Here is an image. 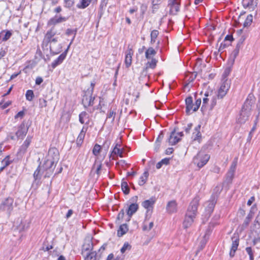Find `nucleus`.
<instances>
[{
  "label": "nucleus",
  "mask_w": 260,
  "mask_h": 260,
  "mask_svg": "<svg viewBox=\"0 0 260 260\" xmlns=\"http://www.w3.org/2000/svg\"><path fill=\"white\" fill-rule=\"evenodd\" d=\"M201 104V99H197L196 101L195 104H194V107H193V112L196 111L198 110L199 108L200 105Z\"/></svg>",
  "instance_id": "4d7b16f0"
},
{
  "label": "nucleus",
  "mask_w": 260,
  "mask_h": 260,
  "mask_svg": "<svg viewBox=\"0 0 260 260\" xmlns=\"http://www.w3.org/2000/svg\"><path fill=\"white\" fill-rule=\"evenodd\" d=\"M11 162L12 161L10 160V156H7L2 161L3 165V169L8 166Z\"/></svg>",
  "instance_id": "49530a36"
},
{
  "label": "nucleus",
  "mask_w": 260,
  "mask_h": 260,
  "mask_svg": "<svg viewBox=\"0 0 260 260\" xmlns=\"http://www.w3.org/2000/svg\"><path fill=\"white\" fill-rule=\"evenodd\" d=\"M66 18L63 17H57V16H55L54 17L48 21V24L49 25H55L57 23H60L62 22H64L66 20Z\"/></svg>",
  "instance_id": "cd10ccee"
},
{
  "label": "nucleus",
  "mask_w": 260,
  "mask_h": 260,
  "mask_svg": "<svg viewBox=\"0 0 260 260\" xmlns=\"http://www.w3.org/2000/svg\"><path fill=\"white\" fill-rule=\"evenodd\" d=\"M210 158L208 154L199 152L193 158V162L199 168L203 167L207 164Z\"/></svg>",
  "instance_id": "39448f33"
},
{
  "label": "nucleus",
  "mask_w": 260,
  "mask_h": 260,
  "mask_svg": "<svg viewBox=\"0 0 260 260\" xmlns=\"http://www.w3.org/2000/svg\"><path fill=\"white\" fill-rule=\"evenodd\" d=\"M230 88V84L227 80L224 81L218 92L217 96L218 98L222 99L223 96L225 95L227 93V91L229 90Z\"/></svg>",
  "instance_id": "9d476101"
},
{
  "label": "nucleus",
  "mask_w": 260,
  "mask_h": 260,
  "mask_svg": "<svg viewBox=\"0 0 260 260\" xmlns=\"http://www.w3.org/2000/svg\"><path fill=\"white\" fill-rule=\"evenodd\" d=\"M232 239L233 243L231 251L230 252V255L231 257H233L239 245V239L237 237L234 236L233 237H232Z\"/></svg>",
  "instance_id": "412c9836"
},
{
  "label": "nucleus",
  "mask_w": 260,
  "mask_h": 260,
  "mask_svg": "<svg viewBox=\"0 0 260 260\" xmlns=\"http://www.w3.org/2000/svg\"><path fill=\"white\" fill-rule=\"evenodd\" d=\"M205 96H210V104L209 105V110H212L216 105V95L214 94L212 91H208L205 93Z\"/></svg>",
  "instance_id": "f3484780"
},
{
  "label": "nucleus",
  "mask_w": 260,
  "mask_h": 260,
  "mask_svg": "<svg viewBox=\"0 0 260 260\" xmlns=\"http://www.w3.org/2000/svg\"><path fill=\"white\" fill-rule=\"evenodd\" d=\"M180 140V138L177 136L176 134V129L174 128V131L171 133L168 139V142L171 145H175Z\"/></svg>",
  "instance_id": "6ab92c4d"
},
{
  "label": "nucleus",
  "mask_w": 260,
  "mask_h": 260,
  "mask_svg": "<svg viewBox=\"0 0 260 260\" xmlns=\"http://www.w3.org/2000/svg\"><path fill=\"white\" fill-rule=\"evenodd\" d=\"M26 99L29 101H31L34 98V92L31 90H28L26 93Z\"/></svg>",
  "instance_id": "c03bdc74"
},
{
  "label": "nucleus",
  "mask_w": 260,
  "mask_h": 260,
  "mask_svg": "<svg viewBox=\"0 0 260 260\" xmlns=\"http://www.w3.org/2000/svg\"><path fill=\"white\" fill-rule=\"evenodd\" d=\"M93 248V244L92 242V238L88 236H87L84 240V244L82 246V254L85 256L86 253L92 252Z\"/></svg>",
  "instance_id": "0eeeda50"
},
{
  "label": "nucleus",
  "mask_w": 260,
  "mask_h": 260,
  "mask_svg": "<svg viewBox=\"0 0 260 260\" xmlns=\"http://www.w3.org/2000/svg\"><path fill=\"white\" fill-rule=\"evenodd\" d=\"M120 146L118 144H116L115 146L114 147L111 155L110 156V158H112V159H115L114 155H119L120 157H122L123 151L122 150L120 149Z\"/></svg>",
  "instance_id": "b1692460"
},
{
  "label": "nucleus",
  "mask_w": 260,
  "mask_h": 260,
  "mask_svg": "<svg viewBox=\"0 0 260 260\" xmlns=\"http://www.w3.org/2000/svg\"><path fill=\"white\" fill-rule=\"evenodd\" d=\"M70 119V115L68 113H63L61 118V120L63 121L66 122H68V121H69Z\"/></svg>",
  "instance_id": "3c124183"
},
{
  "label": "nucleus",
  "mask_w": 260,
  "mask_h": 260,
  "mask_svg": "<svg viewBox=\"0 0 260 260\" xmlns=\"http://www.w3.org/2000/svg\"><path fill=\"white\" fill-rule=\"evenodd\" d=\"M138 209V205L135 203L131 204L126 210L127 215L128 216L126 221L130 220L132 216L135 213Z\"/></svg>",
  "instance_id": "2eb2a0df"
},
{
  "label": "nucleus",
  "mask_w": 260,
  "mask_h": 260,
  "mask_svg": "<svg viewBox=\"0 0 260 260\" xmlns=\"http://www.w3.org/2000/svg\"><path fill=\"white\" fill-rule=\"evenodd\" d=\"M155 54L156 51H155V50L152 47H149L145 52V56L147 59H150V55H154Z\"/></svg>",
  "instance_id": "4c0bfd02"
},
{
  "label": "nucleus",
  "mask_w": 260,
  "mask_h": 260,
  "mask_svg": "<svg viewBox=\"0 0 260 260\" xmlns=\"http://www.w3.org/2000/svg\"><path fill=\"white\" fill-rule=\"evenodd\" d=\"M155 202L154 198H151L149 200H146L142 203V206L146 209L151 207Z\"/></svg>",
  "instance_id": "7c9ffc66"
},
{
  "label": "nucleus",
  "mask_w": 260,
  "mask_h": 260,
  "mask_svg": "<svg viewBox=\"0 0 260 260\" xmlns=\"http://www.w3.org/2000/svg\"><path fill=\"white\" fill-rule=\"evenodd\" d=\"M153 225L152 221L148 223L147 221H145L142 226L143 231H149L152 229Z\"/></svg>",
  "instance_id": "f704fd0d"
},
{
  "label": "nucleus",
  "mask_w": 260,
  "mask_h": 260,
  "mask_svg": "<svg viewBox=\"0 0 260 260\" xmlns=\"http://www.w3.org/2000/svg\"><path fill=\"white\" fill-rule=\"evenodd\" d=\"M238 162V158L236 157L233 160L230 168L226 174V180L228 182L231 183L234 177L235 172Z\"/></svg>",
  "instance_id": "6e6552de"
},
{
  "label": "nucleus",
  "mask_w": 260,
  "mask_h": 260,
  "mask_svg": "<svg viewBox=\"0 0 260 260\" xmlns=\"http://www.w3.org/2000/svg\"><path fill=\"white\" fill-rule=\"evenodd\" d=\"M39 105L41 108L46 107L47 106V101L44 99H40Z\"/></svg>",
  "instance_id": "13d9d810"
},
{
  "label": "nucleus",
  "mask_w": 260,
  "mask_h": 260,
  "mask_svg": "<svg viewBox=\"0 0 260 260\" xmlns=\"http://www.w3.org/2000/svg\"><path fill=\"white\" fill-rule=\"evenodd\" d=\"M253 0H249L248 2H247V0H243V6L245 8L248 7L250 5H252V3Z\"/></svg>",
  "instance_id": "680f3d73"
},
{
  "label": "nucleus",
  "mask_w": 260,
  "mask_h": 260,
  "mask_svg": "<svg viewBox=\"0 0 260 260\" xmlns=\"http://www.w3.org/2000/svg\"><path fill=\"white\" fill-rule=\"evenodd\" d=\"M246 251L249 255L250 260H254L253 254L252 249L250 247L246 248Z\"/></svg>",
  "instance_id": "6e6d98bb"
},
{
  "label": "nucleus",
  "mask_w": 260,
  "mask_h": 260,
  "mask_svg": "<svg viewBox=\"0 0 260 260\" xmlns=\"http://www.w3.org/2000/svg\"><path fill=\"white\" fill-rule=\"evenodd\" d=\"M31 137L29 136H27L22 145H24V147L28 148L31 142Z\"/></svg>",
  "instance_id": "864d4df0"
},
{
  "label": "nucleus",
  "mask_w": 260,
  "mask_h": 260,
  "mask_svg": "<svg viewBox=\"0 0 260 260\" xmlns=\"http://www.w3.org/2000/svg\"><path fill=\"white\" fill-rule=\"evenodd\" d=\"M79 121L82 124H88L89 122V116L86 112H82L79 115Z\"/></svg>",
  "instance_id": "bb28decb"
},
{
  "label": "nucleus",
  "mask_w": 260,
  "mask_h": 260,
  "mask_svg": "<svg viewBox=\"0 0 260 260\" xmlns=\"http://www.w3.org/2000/svg\"><path fill=\"white\" fill-rule=\"evenodd\" d=\"M64 3L66 7L70 8L73 6L74 2V0H64Z\"/></svg>",
  "instance_id": "e2e57ef3"
},
{
  "label": "nucleus",
  "mask_w": 260,
  "mask_h": 260,
  "mask_svg": "<svg viewBox=\"0 0 260 260\" xmlns=\"http://www.w3.org/2000/svg\"><path fill=\"white\" fill-rule=\"evenodd\" d=\"M156 63L157 60L154 58H152L150 61L147 62L144 70L147 71L149 68L154 69L156 67Z\"/></svg>",
  "instance_id": "473e14b6"
},
{
  "label": "nucleus",
  "mask_w": 260,
  "mask_h": 260,
  "mask_svg": "<svg viewBox=\"0 0 260 260\" xmlns=\"http://www.w3.org/2000/svg\"><path fill=\"white\" fill-rule=\"evenodd\" d=\"M43 79L41 77H38L36 79V84L37 85H40L43 82Z\"/></svg>",
  "instance_id": "774afa93"
},
{
  "label": "nucleus",
  "mask_w": 260,
  "mask_h": 260,
  "mask_svg": "<svg viewBox=\"0 0 260 260\" xmlns=\"http://www.w3.org/2000/svg\"><path fill=\"white\" fill-rule=\"evenodd\" d=\"M124 215V211L123 209L121 210L119 213H118L117 217V221H120L121 219H123Z\"/></svg>",
  "instance_id": "bf43d9fd"
},
{
  "label": "nucleus",
  "mask_w": 260,
  "mask_h": 260,
  "mask_svg": "<svg viewBox=\"0 0 260 260\" xmlns=\"http://www.w3.org/2000/svg\"><path fill=\"white\" fill-rule=\"evenodd\" d=\"M168 7L170 8V14L176 15L179 11L180 3L177 0H169Z\"/></svg>",
  "instance_id": "1a4fd4ad"
},
{
  "label": "nucleus",
  "mask_w": 260,
  "mask_h": 260,
  "mask_svg": "<svg viewBox=\"0 0 260 260\" xmlns=\"http://www.w3.org/2000/svg\"><path fill=\"white\" fill-rule=\"evenodd\" d=\"M252 18L253 16L252 15H249L247 16L243 24L244 27H248L251 25L252 22Z\"/></svg>",
  "instance_id": "79ce46f5"
},
{
  "label": "nucleus",
  "mask_w": 260,
  "mask_h": 260,
  "mask_svg": "<svg viewBox=\"0 0 260 260\" xmlns=\"http://www.w3.org/2000/svg\"><path fill=\"white\" fill-rule=\"evenodd\" d=\"M148 176V172L147 171H145L139 179V180L138 181L139 185L140 186L144 185L147 180Z\"/></svg>",
  "instance_id": "c756f323"
},
{
  "label": "nucleus",
  "mask_w": 260,
  "mask_h": 260,
  "mask_svg": "<svg viewBox=\"0 0 260 260\" xmlns=\"http://www.w3.org/2000/svg\"><path fill=\"white\" fill-rule=\"evenodd\" d=\"M252 216H253V213L251 212H250L248 214V215H247V216L246 217V218L243 223V227L246 228L248 225L251 219L252 218Z\"/></svg>",
  "instance_id": "ea45409f"
},
{
  "label": "nucleus",
  "mask_w": 260,
  "mask_h": 260,
  "mask_svg": "<svg viewBox=\"0 0 260 260\" xmlns=\"http://www.w3.org/2000/svg\"><path fill=\"white\" fill-rule=\"evenodd\" d=\"M132 246L128 242H125L121 248L120 251L122 253H124L126 250H130Z\"/></svg>",
  "instance_id": "37998d69"
},
{
  "label": "nucleus",
  "mask_w": 260,
  "mask_h": 260,
  "mask_svg": "<svg viewBox=\"0 0 260 260\" xmlns=\"http://www.w3.org/2000/svg\"><path fill=\"white\" fill-rule=\"evenodd\" d=\"M11 36H12L11 32L9 30H7L5 34L4 37L3 38V41H7L8 39H9V38L11 37Z\"/></svg>",
  "instance_id": "052dcab7"
},
{
  "label": "nucleus",
  "mask_w": 260,
  "mask_h": 260,
  "mask_svg": "<svg viewBox=\"0 0 260 260\" xmlns=\"http://www.w3.org/2000/svg\"><path fill=\"white\" fill-rule=\"evenodd\" d=\"M169 161H170V158H165L164 159H162L160 162L162 164V165H168L169 164Z\"/></svg>",
  "instance_id": "338daca9"
},
{
  "label": "nucleus",
  "mask_w": 260,
  "mask_h": 260,
  "mask_svg": "<svg viewBox=\"0 0 260 260\" xmlns=\"http://www.w3.org/2000/svg\"><path fill=\"white\" fill-rule=\"evenodd\" d=\"M121 188H122L123 192L125 194H127L129 193V188L126 182H123L121 183Z\"/></svg>",
  "instance_id": "a18cd8bd"
},
{
  "label": "nucleus",
  "mask_w": 260,
  "mask_h": 260,
  "mask_svg": "<svg viewBox=\"0 0 260 260\" xmlns=\"http://www.w3.org/2000/svg\"><path fill=\"white\" fill-rule=\"evenodd\" d=\"M163 138H164V135H163L162 133L161 132L158 135V136L156 140V142H155V144H156V145H157V148H159V147L160 146V142H161V140H162Z\"/></svg>",
  "instance_id": "603ef678"
},
{
  "label": "nucleus",
  "mask_w": 260,
  "mask_h": 260,
  "mask_svg": "<svg viewBox=\"0 0 260 260\" xmlns=\"http://www.w3.org/2000/svg\"><path fill=\"white\" fill-rule=\"evenodd\" d=\"M186 112L189 114L192 110L193 112L194 104H193L192 98L191 96L187 97L185 100Z\"/></svg>",
  "instance_id": "4be33fe9"
},
{
  "label": "nucleus",
  "mask_w": 260,
  "mask_h": 260,
  "mask_svg": "<svg viewBox=\"0 0 260 260\" xmlns=\"http://www.w3.org/2000/svg\"><path fill=\"white\" fill-rule=\"evenodd\" d=\"M116 165H118L124 169L125 168V166H128V165L126 163L125 161L124 160H119L116 163Z\"/></svg>",
  "instance_id": "0e129e2a"
},
{
  "label": "nucleus",
  "mask_w": 260,
  "mask_h": 260,
  "mask_svg": "<svg viewBox=\"0 0 260 260\" xmlns=\"http://www.w3.org/2000/svg\"><path fill=\"white\" fill-rule=\"evenodd\" d=\"M158 31L157 30H153L151 33V43L153 44L155 42L156 39L158 35Z\"/></svg>",
  "instance_id": "a19ab883"
},
{
  "label": "nucleus",
  "mask_w": 260,
  "mask_h": 260,
  "mask_svg": "<svg viewBox=\"0 0 260 260\" xmlns=\"http://www.w3.org/2000/svg\"><path fill=\"white\" fill-rule=\"evenodd\" d=\"M91 0H82L80 5H78V7L81 9H84L87 7L90 3Z\"/></svg>",
  "instance_id": "de8ad7c7"
},
{
  "label": "nucleus",
  "mask_w": 260,
  "mask_h": 260,
  "mask_svg": "<svg viewBox=\"0 0 260 260\" xmlns=\"http://www.w3.org/2000/svg\"><path fill=\"white\" fill-rule=\"evenodd\" d=\"M211 99H210V96H205L203 99V105L201 107V109L202 111L204 110V109L206 108V105L208 104V102L210 101Z\"/></svg>",
  "instance_id": "09e8293b"
},
{
  "label": "nucleus",
  "mask_w": 260,
  "mask_h": 260,
  "mask_svg": "<svg viewBox=\"0 0 260 260\" xmlns=\"http://www.w3.org/2000/svg\"><path fill=\"white\" fill-rule=\"evenodd\" d=\"M47 171L46 174H45V177H49V175H47V174L51 173V172H49L48 168L45 167V165L43 164V166H39L37 169L35 171L34 174V177L35 180L40 179L41 178V176L42 173L44 171Z\"/></svg>",
  "instance_id": "f8f14e48"
},
{
  "label": "nucleus",
  "mask_w": 260,
  "mask_h": 260,
  "mask_svg": "<svg viewBox=\"0 0 260 260\" xmlns=\"http://www.w3.org/2000/svg\"><path fill=\"white\" fill-rule=\"evenodd\" d=\"M199 200L198 198H194L189 205L185 219L183 222V226L187 229L190 226L196 217Z\"/></svg>",
  "instance_id": "f257e3e1"
},
{
  "label": "nucleus",
  "mask_w": 260,
  "mask_h": 260,
  "mask_svg": "<svg viewBox=\"0 0 260 260\" xmlns=\"http://www.w3.org/2000/svg\"><path fill=\"white\" fill-rule=\"evenodd\" d=\"M215 206V203L213 201H209L205 203L206 206V216L209 217L211 213L213 211Z\"/></svg>",
  "instance_id": "aec40b11"
},
{
  "label": "nucleus",
  "mask_w": 260,
  "mask_h": 260,
  "mask_svg": "<svg viewBox=\"0 0 260 260\" xmlns=\"http://www.w3.org/2000/svg\"><path fill=\"white\" fill-rule=\"evenodd\" d=\"M239 53V46L238 45L236 46V48L232 52V53L231 55V59L232 64L234 62L235 59L238 56Z\"/></svg>",
  "instance_id": "c9c22d12"
},
{
  "label": "nucleus",
  "mask_w": 260,
  "mask_h": 260,
  "mask_svg": "<svg viewBox=\"0 0 260 260\" xmlns=\"http://www.w3.org/2000/svg\"><path fill=\"white\" fill-rule=\"evenodd\" d=\"M59 160V152L55 148L49 150L47 159L45 161V167L48 168L49 172H52L55 164Z\"/></svg>",
  "instance_id": "f03ea898"
},
{
  "label": "nucleus",
  "mask_w": 260,
  "mask_h": 260,
  "mask_svg": "<svg viewBox=\"0 0 260 260\" xmlns=\"http://www.w3.org/2000/svg\"><path fill=\"white\" fill-rule=\"evenodd\" d=\"M27 149V148L22 145L17 152L18 155L22 156L26 152Z\"/></svg>",
  "instance_id": "8fccbe9b"
},
{
  "label": "nucleus",
  "mask_w": 260,
  "mask_h": 260,
  "mask_svg": "<svg viewBox=\"0 0 260 260\" xmlns=\"http://www.w3.org/2000/svg\"><path fill=\"white\" fill-rule=\"evenodd\" d=\"M215 224L216 223L213 222H211L209 223L208 228L207 229L206 233L203 237V239L201 241V249H203V247L205 246L206 242H207L209 238V236L211 233V231Z\"/></svg>",
  "instance_id": "9b49d317"
},
{
  "label": "nucleus",
  "mask_w": 260,
  "mask_h": 260,
  "mask_svg": "<svg viewBox=\"0 0 260 260\" xmlns=\"http://www.w3.org/2000/svg\"><path fill=\"white\" fill-rule=\"evenodd\" d=\"M14 200L11 198H7L0 205V211L10 214L13 209Z\"/></svg>",
  "instance_id": "423d86ee"
},
{
  "label": "nucleus",
  "mask_w": 260,
  "mask_h": 260,
  "mask_svg": "<svg viewBox=\"0 0 260 260\" xmlns=\"http://www.w3.org/2000/svg\"><path fill=\"white\" fill-rule=\"evenodd\" d=\"M251 102L247 101L241 111L239 117L237 119V122L240 124L245 123L248 120V117L250 115V111L251 110Z\"/></svg>",
  "instance_id": "7ed1b4c3"
},
{
  "label": "nucleus",
  "mask_w": 260,
  "mask_h": 260,
  "mask_svg": "<svg viewBox=\"0 0 260 260\" xmlns=\"http://www.w3.org/2000/svg\"><path fill=\"white\" fill-rule=\"evenodd\" d=\"M251 231L254 232L256 235H258L260 233V223L254 222L251 226Z\"/></svg>",
  "instance_id": "e433bc0d"
},
{
  "label": "nucleus",
  "mask_w": 260,
  "mask_h": 260,
  "mask_svg": "<svg viewBox=\"0 0 260 260\" xmlns=\"http://www.w3.org/2000/svg\"><path fill=\"white\" fill-rule=\"evenodd\" d=\"M128 227L126 224H123L119 227L117 231V235L119 237L122 236L128 231Z\"/></svg>",
  "instance_id": "2f4dec72"
},
{
  "label": "nucleus",
  "mask_w": 260,
  "mask_h": 260,
  "mask_svg": "<svg viewBox=\"0 0 260 260\" xmlns=\"http://www.w3.org/2000/svg\"><path fill=\"white\" fill-rule=\"evenodd\" d=\"M101 151V147L100 145L96 144L92 149V153L94 155L98 156Z\"/></svg>",
  "instance_id": "58836bf2"
},
{
  "label": "nucleus",
  "mask_w": 260,
  "mask_h": 260,
  "mask_svg": "<svg viewBox=\"0 0 260 260\" xmlns=\"http://www.w3.org/2000/svg\"><path fill=\"white\" fill-rule=\"evenodd\" d=\"M167 210L168 212L172 213L176 212L177 204L175 201H171L168 202L167 205Z\"/></svg>",
  "instance_id": "393cba45"
},
{
  "label": "nucleus",
  "mask_w": 260,
  "mask_h": 260,
  "mask_svg": "<svg viewBox=\"0 0 260 260\" xmlns=\"http://www.w3.org/2000/svg\"><path fill=\"white\" fill-rule=\"evenodd\" d=\"M56 31L54 28H52L50 30L48 31L45 36L44 41L49 42L52 39L55 37Z\"/></svg>",
  "instance_id": "a878e982"
},
{
  "label": "nucleus",
  "mask_w": 260,
  "mask_h": 260,
  "mask_svg": "<svg viewBox=\"0 0 260 260\" xmlns=\"http://www.w3.org/2000/svg\"><path fill=\"white\" fill-rule=\"evenodd\" d=\"M96 253L95 251H92L91 252L86 253L85 256V260H96Z\"/></svg>",
  "instance_id": "72a5a7b5"
},
{
  "label": "nucleus",
  "mask_w": 260,
  "mask_h": 260,
  "mask_svg": "<svg viewBox=\"0 0 260 260\" xmlns=\"http://www.w3.org/2000/svg\"><path fill=\"white\" fill-rule=\"evenodd\" d=\"M66 57V54L64 53H62L60 54L58 58L54 60V61L52 63L51 66L53 68H55L57 66L60 64L62 61Z\"/></svg>",
  "instance_id": "c85d7f7f"
},
{
  "label": "nucleus",
  "mask_w": 260,
  "mask_h": 260,
  "mask_svg": "<svg viewBox=\"0 0 260 260\" xmlns=\"http://www.w3.org/2000/svg\"><path fill=\"white\" fill-rule=\"evenodd\" d=\"M94 84L93 83H91L90 87L85 91V94L82 99V103L85 107H87L92 105L93 103L94 99V97H92V93L93 91Z\"/></svg>",
  "instance_id": "20e7f679"
},
{
  "label": "nucleus",
  "mask_w": 260,
  "mask_h": 260,
  "mask_svg": "<svg viewBox=\"0 0 260 260\" xmlns=\"http://www.w3.org/2000/svg\"><path fill=\"white\" fill-rule=\"evenodd\" d=\"M116 113L114 112L113 111H110L107 116L108 118H111L112 120L113 121L115 118V115Z\"/></svg>",
  "instance_id": "69168bd1"
},
{
  "label": "nucleus",
  "mask_w": 260,
  "mask_h": 260,
  "mask_svg": "<svg viewBox=\"0 0 260 260\" xmlns=\"http://www.w3.org/2000/svg\"><path fill=\"white\" fill-rule=\"evenodd\" d=\"M58 38L56 36L55 37L52 39L49 42H47V43H50V47L51 50H53V45L57 42Z\"/></svg>",
  "instance_id": "5fc2aeb1"
},
{
  "label": "nucleus",
  "mask_w": 260,
  "mask_h": 260,
  "mask_svg": "<svg viewBox=\"0 0 260 260\" xmlns=\"http://www.w3.org/2000/svg\"><path fill=\"white\" fill-rule=\"evenodd\" d=\"M30 223V221L29 219H21L20 223L17 226V229L20 232L25 231L29 228Z\"/></svg>",
  "instance_id": "4468645a"
},
{
  "label": "nucleus",
  "mask_w": 260,
  "mask_h": 260,
  "mask_svg": "<svg viewBox=\"0 0 260 260\" xmlns=\"http://www.w3.org/2000/svg\"><path fill=\"white\" fill-rule=\"evenodd\" d=\"M87 128L88 127L86 126H83L81 129L80 133L79 134L77 139V144L78 145H81L82 143L85 136L86 132L87 130Z\"/></svg>",
  "instance_id": "5701e85b"
},
{
  "label": "nucleus",
  "mask_w": 260,
  "mask_h": 260,
  "mask_svg": "<svg viewBox=\"0 0 260 260\" xmlns=\"http://www.w3.org/2000/svg\"><path fill=\"white\" fill-rule=\"evenodd\" d=\"M133 55V50L129 46L128 47L127 50L125 52V64L126 68H129L132 64V56Z\"/></svg>",
  "instance_id": "ddd939ff"
},
{
  "label": "nucleus",
  "mask_w": 260,
  "mask_h": 260,
  "mask_svg": "<svg viewBox=\"0 0 260 260\" xmlns=\"http://www.w3.org/2000/svg\"><path fill=\"white\" fill-rule=\"evenodd\" d=\"M28 127L25 125L24 123H22L19 127V129L16 133L17 137L22 139L27 134Z\"/></svg>",
  "instance_id": "a211bd4d"
},
{
  "label": "nucleus",
  "mask_w": 260,
  "mask_h": 260,
  "mask_svg": "<svg viewBox=\"0 0 260 260\" xmlns=\"http://www.w3.org/2000/svg\"><path fill=\"white\" fill-rule=\"evenodd\" d=\"M201 125H197L194 129V132L192 133L191 138L193 142L198 141L200 143L202 139V135L200 132Z\"/></svg>",
  "instance_id": "dca6fc26"
}]
</instances>
